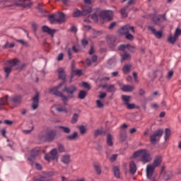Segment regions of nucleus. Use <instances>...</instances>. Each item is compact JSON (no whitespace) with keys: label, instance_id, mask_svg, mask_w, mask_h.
<instances>
[{"label":"nucleus","instance_id":"f257e3e1","mask_svg":"<svg viewBox=\"0 0 181 181\" xmlns=\"http://www.w3.org/2000/svg\"><path fill=\"white\" fill-rule=\"evenodd\" d=\"M63 86V83H60L58 86L49 89V92L51 94H54V95H57V97H60L64 104V105H67V101H69V98H74V93L77 91V87L74 85H71L69 86H65L62 90L63 93H66L67 95L63 94V93L59 91L60 90V87Z\"/></svg>","mask_w":181,"mask_h":181},{"label":"nucleus","instance_id":"f03ea898","mask_svg":"<svg viewBox=\"0 0 181 181\" xmlns=\"http://www.w3.org/2000/svg\"><path fill=\"white\" fill-rule=\"evenodd\" d=\"M160 163H162V156H157L153 162V165H148L146 166V176L148 179H151V177H152L155 168H158V166L160 165Z\"/></svg>","mask_w":181,"mask_h":181},{"label":"nucleus","instance_id":"7ed1b4c3","mask_svg":"<svg viewBox=\"0 0 181 181\" xmlns=\"http://www.w3.org/2000/svg\"><path fill=\"white\" fill-rule=\"evenodd\" d=\"M134 158L140 157V160L143 163H148V162H151L152 160V157L151 154L146 149L139 150L134 153Z\"/></svg>","mask_w":181,"mask_h":181},{"label":"nucleus","instance_id":"20e7f679","mask_svg":"<svg viewBox=\"0 0 181 181\" xmlns=\"http://www.w3.org/2000/svg\"><path fill=\"white\" fill-rule=\"evenodd\" d=\"M51 23H64L66 22V15L62 12H59L55 15L49 16Z\"/></svg>","mask_w":181,"mask_h":181},{"label":"nucleus","instance_id":"39448f33","mask_svg":"<svg viewBox=\"0 0 181 181\" xmlns=\"http://www.w3.org/2000/svg\"><path fill=\"white\" fill-rule=\"evenodd\" d=\"M19 63V60L17 59H14L11 61H7L6 62V67H4V71L6 73V78H8L9 77V74L11 71H12V67H15V66H18Z\"/></svg>","mask_w":181,"mask_h":181},{"label":"nucleus","instance_id":"423d86ee","mask_svg":"<svg viewBox=\"0 0 181 181\" xmlns=\"http://www.w3.org/2000/svg\"><path fill=\"white\" fill-rule=\"evenodd\" d=\"M32 5V2L30 0H14V3L13 4L7 5V8H11L12 6H20L21 8H28V6H30Z\"/></svg>","mask_w":181,"mask_h":181},{"label":"nucleus","instance_id":"0eeeda50","mask_svg":"<svg viewBox=\"0 0 181 181\" xmlns=\"http://www.w3.org/2000/svg\"><path fill=\"white\" fill-rule=\"evenodd\" d=\"M91 12V7L84 6L83 10L80 11L78 9H76L72 14L74 18H78V16H86Z\"/></svg>","mask_w":181,"mask_h":181},{"label":"nucleus","instance_id":"6e6552de","mask_svg":"<svg viewBox=\"0 0 181 181\" xmlns=\"http://www.w3.org/2000/svg\"><path fill=\"white\" fill-rule=\"evenodd\" d=\"M119 35H127L128 33H135V30H134V26H131L129 24L122 27L118 30Z\"/></svg>","mask_w":181,"mask_h":181},{"label":"nucleus","instance_id":"1a4fd4ad","mask_svg":"<svg viewBox=\"0 0 181 181\" xmlns=\"http://www.w3.org/2000/svg\"><path fill=\"white\" fill-rule=\"evenodd\" d=\"M163 135V129H159L156 131L153 134L150 136V141L151 144H156L157 138H160Z\"/></svg>","mask_w":181,"mask_h":181},{"label":"nucleus","instance_id":"9d476101","mask_svg":"<svg viewBox=\"0 0 181 181\" xmlns=\"http://www.w3.org/2000/svg\"><path fill=\"white\" fill-rule=\"evenodd\" d=\"M21 98L19 95L13 96L10 98L9 101H8L7 104L13 107H17L18 104H21Z\"/></svg>","mask_w":181,"mask_h":181},{"label":"nucleus","instance_id":"9b49d317","mask_svg":"<svg viewBox=\"0 0 181 181\" xmlns=\"http://www.w3.org/2000/svg\"><path fill=\"white\" fill-rule=\"evenodd\" d=\"M39 153H40V148H33L31 151L30 157L28 158V160L31 165H33V159L37 158V156H39Z\"/></svg>","mask_w":181,"mask_h":181},{"label":"nucleus","instance_id":"f8f14e48","mask_svg":"<svg viewBox=\"0 0 181 181\" xmlns=\"http://www.w3.org/2000/svg\"><path fill=\"white\" fill-rule=\"evenodd\" d=\"M100 16L103 19L111 21L112 19V12L111 11H103L100 13Z\"/></svg>","mask_w":181,"mask_h":181},{"label":"nucleus","instance_id":"ddd939ff","mask_svg":"<svg viewBox=\"0 0 181 181\" xmlns=\"http://www.w3.org/2000/svg\"><path fill=\"white\" fill-rule=\"evenodd\" d=\"M58 77L60 78V80H62L63 84L67 81V79L66 78V72L64 71V69L63 68H59L58 69Z\"/></svg>","mask_w":181,"mask_h":181},{"label":"nucleus","instance_id":"4468645a","mask_svg":"<svg viewBox=\"0 0 181 181\" xmlns=\"http://www.w3.org/2000/svg\"><path fill=\"white\" fill-rule=\"evenodd\" d=\"M148 30H151V33L154 35L156 39H161L162 38V31H156V29L153 26L149 25L148 27Z\"/></svg>","mask_w":181,"mask_h":181},{"label":"nucleus","instance_id":"2eb2a0df","mask_svg":"<svg viewBox=\"0 0 181 181\" xmlns=\"http://www.w3.org/2000/svg\"><path fill=\"white\" fill-rule=\"evenodd\" d=\"M56 135H57V132L55 130H51L46 134V140L48 141V142H52L53 139L56 137Z\"/></svg>","mask_w":181,"mask_h":181},{"label":"nucleus","instance_id":"dca6fc26","mask_svg":"<svg viewBox=\"0 0 181 181\" xmlns=\"http://www.w3.org/2000/svg\"><path fill=\"white\" fill-rule=\"evenodd\" d=\"M39 107V93H36L35 97L33 98V110H37Z\"/></svg>","mask_w":181,"mask_h":181},{"label":"nucleus","instance_id":"f3484780","mask_svg":"<svg viewBox=\"0 0 181 181\" xmlns=\"http://www.w3.org/2000/svg\"><path fill=\"white\" fill-rule=\"evenodd\" d=\"M61 162L64 165H69L70 162H71V156L69 154L62 156Z\"/></svg>","mask_w":181,"mask_h":181},{"label":"nucleus","instance_id":"a211bd4d","mask_svg":"<svg viewBox=\"0 0 181 181\" xmlns=\"http://www.w3.org/2000/svg\"><path fill=\"white\" fill-rule=\"evenodd\" d=\"M42 32H45V33H47L48 35H50L52 37H53V36H54V33H56V30H52L50 29V28L46 25L42 26Z\"/></svg>","mask_w":181,"mask_h":181},{"label":"nucleus","instance_id":"6ab92c4d","mask_svg":"<svg viewBox=\"0 0 181 181\" xmlns=\"http://www.w3.org/2000/svg\"><path fill=\"white\" fill-rule=\"evenodd\" d=\"M129 172L131 175H135L136 173V165L134 161L129 163Z\"/></svg>","mask_w":181,"mask_h":181},{"label":"nucleus","instance_id":"aec40b11","mask_svg":"<svg viewBox=\"0 0 181 181\" xmlns=\"http://www.w3.org/2000/svg\"><path fill=\"white\" fill-rule=\"evenodd\" d=\"M8 105V95L5 97L0 98V110L4 109V105Z\"/></svg>","mask_w":181,"mask_h":181},{"label":"nucleus","instance_id":"412c9836","mask_svg":"<svg viewBox=\"0 0 181 181\" xmlns=\"http://www.w3.org/2000/svg\"><path fill=\"white\" fill-rule=\"evenodd\" d=\"M134 88L133 86L124 85L122 86V90H123L124 93H130V91H133Z\"/></svg>","mask_w":181,"mask_h":181},{"label":"nucleus","instance_id":"4be33fe9","mask_svg":"<svg viewBox=\"0 0 181 181\" xmlns=\"http://www.w3.org/2000/svg\"><path fill=\"white\" fill-rule=\"evenodd\" d=\"M57 111L58 112H65V114H67L69 112V110H67V108L66 107L62 106V105H59L58 106L56 107Z\"/></svg>","mask_w":181,"mask_h":181},{"label":"nucleus","instance_id":"5701e85b","mask_svg":"<svg viewBox=\"0 0 181 181\" xmlns=\"http://www.w3.org/2000/svg\"><path fill=\"white\" fill-rule=\"evenodd\" d=\"M50 156L52 160H56L57 159V148H53L50 151Z\"/></svg>","mask_w":181,"mask_h":181},{"label":"nucleus","instance_id":"b1692460","mask_svg":"<svg viewBox=\"0 0 181 181\" xmlns=\"http://www.w3.org/2000/svg\"><path fill=\"white\" fill-rule=\"evenodd\" d=\"M78 129H79V132L81 135H84L87 134V127L84 125L78 126Z\"/></svg>","mask_w":181,"mask_h":181},{"label":"nucleus","instance_id":"393cba45","mask_svg":"<svg viewBox=\"0 0 181 181\" xmlns=\"http://www.w3.org/2000/svg\"><path fill=\"white\" fill-rule=\"evenodd\" d=\"M77 136H78V133L74 132L73 134L67 136L66 139H68V141H75V139H77Z\"/></svg>","mask_w":181,"mask_h":181},{"label":"nucleus","instance_id":"a878e982","mask_svg":"<svg viewBox=\"0 0 181 181\" xmlns=\"http://www.w3.org/2000/svg\"><path fill=\"white\" fill-rule=\"evenodd\" d=\"M107 145H108V146H112V145H114L112 143V136L111 134H107Z\"/></svg>","mask_w":181,"mask_h":181},{"label":"nucleus","instance_id":"bb28decb","mask_svg":"<svg viewBox=\"0 0 181 181\" xmlns=\"http://www.w3.org/2000/svg\"><path fill=\"white\" fill-rule=\"evenodd\" d=\"M122 100L124 101V105H126L131 101V96L123 95H122Z\"/></svg>","mask_w":181,"mask_h":181},{"label":"nucleus","instance_id":"cd10ccee","mask_svg":"<svg viewBox=\"0 0 181 181\" xmlns=\"http://www.w3.org/2000/svg\"><path fill=\"white\" fill-rule=\"evenodd\" d=\"M176 40H177V38L176 37L170 35L168 37V43H170L171 45H175V43L176 42Z\"/></svg>","mask_w":181,"mask_h":181},{"label":"nucleus","instance_id":"c85d7f7f","mask_svg":"<svg viewBox=\"0 0 181 181\" xmlns=\"http://www.w3.org/2000/svg\"><path fill=\"white\" fill-rule=\"evenodd\" d=\"M121 56H122V62L131 59V54L127 52H124V54H121Z\"/></svg>","mask_w":181,"mask_h":181},{"label":"nucleus","instance_id":"c756f323","mask_svg":"<svg viewBox=\"0 0 181 181\" xmlns=\"http://www.w3.org/2000/svg\"><path fill=\"white\" fill-rule=\"evenodd\" d=\"M132 67V66L131 64H126L123 66V71L124 73H125L126 74L129 73V71H131V68Z\"/></svg>","mask_w":181,"mask_h":181},{"label":"nucleus","instance_id":"7c9ffc66","mask_svg":"<svg viewBox=\"0 0 181 181\" xmlns=\"http://www.w3.org/2000/svg\"><path fill=\"white\" fill-rule=\"evenodd\" d=\"M86 95L87 92H86L85 90H80L78 97L80 100H84Z\"/></svg>","mask_w":181,"mask_h":181},{"label":"nucleus","instance_id":"2f4dec72","mask_svg":"<svg viewBox=\"0 0 181 181\" xmlns=\"http://www.w3.org/2000/svg\"><path fill=\"white\" fill-rule=\"evenodd\" d=\"M153 21L156 25H159L160 23V15H156L153 17Z\"/></svg>","mask_w":181,"mask_h":181},{"label":"nucleus","instance_id":"473e14b6","mask_svg":"<svg viewBox=\"0 0 181 181\" xmlns=\"http://www.w3.org/2000/svg\"><path fill=\"white\" fill-rule=\"evenodd\" d=\"M58 151L59 153H63V152H66V148H64V146L62 144H57Z\"/></svg>","mask_w":181,"mask_h":181},{"label":"nucleus","instance_id":"72a5a7b5","mask_svg":"<svg viewBox=\"0 0 181 181\" xmlns=\"http://www.w3.org/2000/svg\"><path fill=\"white\" fill-rule=\"evenodd\" d=\"M77 121H78V114L74 113L73 115L71 122V124H76Z\"/></svg>","mask_w":181,"mask_h":181},{"label":"nucleus","instance_id":"f704fd0d","mask_svg":"<svg viewBox=\"0 0 181 181\" xmlns=\"http://www.w3.org/2000/svg\"><path fill=\"white\" fill-rule=\"evenodd\" d=\"M113 172L115 177L119 179V168L118 167H114Z\"/></svg>","mask_w":181,"mask_h":181},{"label":"nucleus","instance_id":"c9c22d12","mask_svg":"<svg viewBox=\"0 0 181 181\" xmlns=\"http://www.w3.org/2000/svg\"><path fill=\"white\" fill-rule=\"evenodd\" d=\"M170 134H171L170 129H165V136H164L165 141H168V139H169V137L170 136Z\"/></svg>","mask_w":181,"mask_h":181},{"label":"nucleus","instance_id":"e433bc0d","mask_svg":"<svg viewBox=\"0 0 181 181\" xmlns=\"http://www.w3.org/2000/svg\"><path fill=\"white\" fill-rule=\"evenodd\" d=\"M127 9H128V7H124L120 11V13L123 18H127L128 16V14L127 13Z\"/></svg>","mask_w":181,"mask_h":181},{"label":"nucleus","instance_id":"4c0bfd02","mask_svg":"<svg viewBox=\"0 0 181 181\" xmlns=\"http://www.w3.org/2000/svg\"><path fill=\"white\" fill-rule=\"evenodd\" d=\"M59 129H62L65 134H70V132H71V130L70 129V128L66 127H64V126H60V127H59Z\"/></svg>","mask_w":181,"mask_h":181},{"label":"nucleus","instance_id":"58836bf2","mask_svg":"<svg viewBox=\"0 0 181 181\" xmlns=\"http://www.w3.org/2000/svg\"><path fill=\"white\" fill-rule=\"evenodd\" d=\"M94 168L97 175H101V167L99 165L95 164Z\"/></svg>","mask_w":181,"mask_h":181},{"label":"nucleus","instance_id":"ea45409f","mask_svg":"<svg viewBox=\"0 0 181 181\" xmlns=\"http://www.w3.org/2000/svg\"><path fill=\"white\" fill-rule=\"evenodd\" d=\"M127 139V133L125 132H122L120 133V141L122 142H124Z\"/></svg>","mask_w":181,"mask_h":181},{"label":"nucleus","instance_id":"a19ab883","mask_svg":"<svg viewBox=\"0 0 181 181\" xmlns=\"http://www.w3.org/2000/svg\"><path fill=\"white\" fill-rule=\"evenodd\" d=\"M103 134H104V131H103V129H96L94 132V136H98V135H103Z\"/></svg>","mask_w":181,"mask_h":181},{"label":"nucleus","instance_id":"79ce46f5","mask_svg":"<svg viewBox=\"0 0 181 181\" xmlns=\"http://www.w3.org/2000/svg\"><path fill=\"white\" fill-rule=\"evenodd\" d=\"M33 129H35V126H32L30 129L23 130V134L25 135H29V134H30Z\"/></svg>","mask_w":181,"mask_h":181},{"label":"nucleus","instance_id":"37998d69","mask_svg":"<svg viewBox=\"0 0 181 181\" xmlns=\"http://www.w3.org/2000/svg\"><path fill=\"white\" fill-rule=\"evenodd\" d=\"M173 176V174L170 171H168L165 175H164V179L165 180H169V179Z\"/></svg>","mask_w":181,"mask_h":181},{"label":"nucleus","instance_id":"c03bdc74","mask_svg":"<svg viewBox=\"0 0 181 181\" xmlns=\"http://www.w3.org/2000/svg\"><path fill=\"white\" fill-rule=\"evenodd\" d=\"M181 35V30L180 28H176L175 31L174 36L177 38L179 39V36Z\"/></svg>","mask_w":181,"mask_h":181},{"label":"nucleus","instance_id":"a18cd8bd","mask_svg":"<svg viewBox=\"0 0 181 181\" xmlns=\"http://www.w3.org/2000/svg\"><path fill=\"white\" fill-rule=\"evenodd\" d=\"M126 47L127 49H128V50H129V52H135V50L136 49L134 46H132L129 44L126 45Z\"/></svg>","mask_w":181,"mask_h":181},{"label":"nucleus","instance_id":"49530a36","mask_svg":"<svg viewBox=\"0 0 181 181\" xmlns=\"http://www.w3.org/2000/svg\"><path fill=\"white\" fill-rule=\"evenodd\" d=\"M15 47V43H11L9 44L8 42H6L5 45L3 47L4 49H6V47H9L10 49H12V47Z\"/></svg>","mask_w":181,"mask_h":181},{"label":"nucleus","instance_id":"de8ad7c7","mask_svg":"<svg viewBox=\"0 0 181 181\" xmlns=\"http://www.w3.org/2000/svg\"><path fill=\"white\" fill-rule=\"evenodd\" d=\"M115 58H112V59H110L108 61H107V64H109V66H115Z\"/></svg>","mask_w":181,"mask_h":181},{"label":"nucleus","instance_id":"09e8293b","mask_svg":"<svg viewBox=\"0 0 181 181\" xmlns=\"http://www.w3.org/2000/svg\"><path fill=\"white\" fill-rule=\"evenodd\" d=\"M50 176H53V173H45L44 175L42 177V179H47V177H50Z\"/></svg>","mask_w":181,"mask_h":181},{"label":"nucleus","instance_id":"8fccbe9b","mask_svg":"<svg viewBox=\"0 0 181 181\" xmlns=\"http://www.w3.org/2000/svg\"><path fill=\"white\" fill-rule=\"evenodd\" d=\"M96 105L98 108H103L104 107V103L101 102L100 100H96Z\"/></svg>","mask_w":181,"mask_h":181},{"label":"nucleus","instance_id":"3c124183","mask_svg":"<svg viewBox=\"0 0 181 181\" xmlns=\"http://www.w3.org/2000/svg\"><path fill=\"white\" fill-rule=\"evenodd\" d=\"M125 107H127V110H134V108H135V104L134 103H128L127 105H124Z\"/></svg>","mask_w":181,"mask_h":181},{"label":"nucleus","instance_id":"603ef678","mask_svg":"<svg viewBox=\"0 0 181 181\" xmlns=\"http://www.w3.org/2000/svg\"><path fill=\"white\" fill-rule=\"evenodd\" d=\"M115 86L114 85H110L107 88V91H108V93H112V91H115Z\"/></svg>","mask_w":181,"mask_h":181},{"label":"nucleus","instance_id":"864d4df0","mask_svg":"<svg viewBox=\"0 0 181 181\" xmlns=\"http://www.w3.org/2000/svg\"><path fill=\"white\" fill-rule=\"evenodd\" d=\"M126 39H127V40H134V35H132V34L131 33H127L126 34Z\"/></svg>","mask_w":181,"mask_h":181},{"label":"nucleus","instance_id":"5fc2aeb1","mask_svg":"<svg viewBox=\"0 0 181 181\" xmlns=\"http://www.w3.org/2000/svg\"><path fill=\"white\" fill-rule=\"evenodd\" d=\"M82 86L83 87H84L85 88H87L88 90H91V86H90V84H88V83L87 82H83Z\"/></svg>","mask_w":181,"mask_h":181},{"label":"nucleus","instance_id":"6e6d98bb","mask_svg":"<svg viewBox=\"0 0 181 181\" xmlns=\"http://www.w3.org/2000/svg\"><path fill=\"white\" fill-rule=\"evenodd\" d=\"M16 42L21 43V45H23L24 46H28V42L23 40H16Z\"/></svg>","mask_w":181,"mask_h":181},{"label":"nucleus","instance_id":"4d7b16f0","mask_svg":"<svg viewBox=\"0 0 181 181\" xmlns=\"http://www.w3.org/2000/svg\"><path fill=\"white\" fill-rule=\"evenodd\" d=\"M107 97V93L100 92L99 94V98L100 100H103V98H105Z\"/></svg>","mask_w":181,"mask_h":181},{"label":"nucleus","instance_id":"13d9d810","mask_svg":"<svg viewBox=\"0 0 181 181\" xmlns=\"http://www.w3.org/2000/svg\"><path fill=\"white\" fill-rule=\"evenodd\" d=\"M117 158H118V155L113 154L112 157L110 158V162H114L115 160H117Z\"/></svg>","mask_w":181,"mask_h":181},{"label":"nucleus","instance_id":"bf43d9fd","mask_svg":"<svg viewBox=\"0 0 181 181\" xmlns=\"http://www.w3.org/2000/svg\"><path fill=\"white\" fill-rule=\"evenodd\" d=\"M64 57V54H63V53H60L58 56L57 59L58 60V62H62V60L63 59V58Z\"/></svg>","mask_w":181,"mask_h":181},{"label":"nucleus","instance_id":"052dcab7","mask_svg":"<svg viewBox=\"0 0 181 181\" xmlns=\"http://www.w3.org/2000/svg\"><path fill=\"white\" fill-rule=\"evenodd\" d=\"M92 19L95 21V22H98V16H97V14L93 13L91 16Z\"/></svg>","mask_w":181,"mask_h":181},{"label":"nucleus","instance_id":"680f3d73","mask_svg":"<svg viewBox=\"0 0 181 181\" xmlns=\"http://www.w3.org/2000/svg\"><path fill=\"white\" fill-rule=\"evenodd\" d=\"M81 45H82V46L86 47L88 45V41L86 39H83L81 40Z\"/></svg>","mask_w":181,"mask_h":181},{"label":"nucleus","instance_id":"e2e57ef3","mask_svg":"<svg viewBox=\"0 0 181 181\" xmlns=\"http://www.w3.org/2000/svg\"><path fill=\"white\" fill-rule=\"evenodd\" d=\"M4 124H6V125H12V124H13V122L11 120L5 119Z\"/></svg>","mask_w":181,"mask_h":181},{"label":"nucleus","instance_id":"0e129e2a","mask_svg":"<svg viewBox=\"0 0 181 181\" xmlns=\"http://www.w3.org/2000/svg\"><path fill=\"white\" fill-rule=\"evenodd\" d=\"M127 49V45H122L119 47V50H125Z\"/></svg>","mask_w":181,"mask_h":181},{"label":"nucleus","instance_id":"69168bd1","mask_svg":"<svg viewBox=\"0 0 181 181\" xmlns=\"http://www.w3.org/2000/svg\"><path fill=\"white\" fill-rule=\"evenodd\" d=\"M74 73H75L76 76H81V70L80 69L74 71Z\"/></svg>","mask_w":181,"mask_h":181},{"label":"nucleus","instance_id":"338daca9","mask_svg":"<svg viewBox=\"0 0 181 181\" xmlns=\"http://www.w3.org/2000/svg\"><path fill=\"white\" fill-rule=\"evenodd\" d=\"M67 53H68V56H69V59H71V57H72V56H71V49L68 48Z\"/></svg>","mask_w":181,"mask_h":181},{"label":"nucleus","instance_id":"774afa93","mask_svg":"<svg viewBox=\"0 0 181 181\" xmlns=\"http://www.w3.org/2000/svg\"><path fill=\"white\" fill-rule=\"evenodd\" d=\"M115 25H117V23L115 22L110 23V26L108 27V29H112L115 26Z\"/></svg>","mask_w":181,"mask_h":181}]
</instances>
